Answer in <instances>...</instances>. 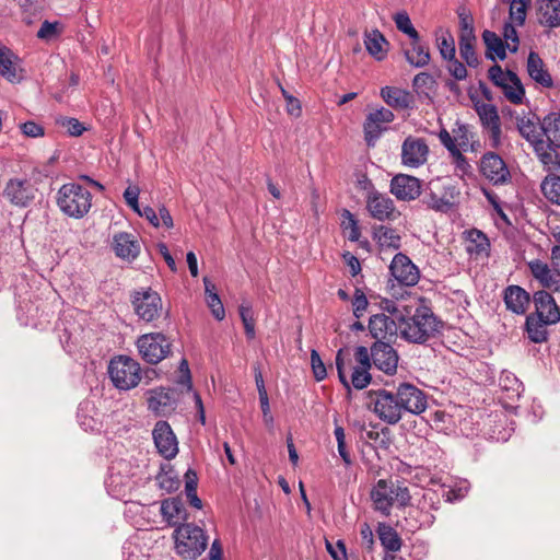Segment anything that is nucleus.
I'll return each instance as SVG.
<instances>
[{
    "label": "nucleus",
    "instance_id": "1",
    "mask_svg": "<svg viewBox=\"0 0 560 560\" xmlns=\"http://www.w3.org/2000/svg\"><path fill=\"white\" fill-rule=\"evenodd\" d=\"M369 397L373 412L390 425L398 423L405 412L420 415L427 409L424 393L408 383L400 384L396 393L386 389L371 390Z\"/></svg>",
    "mask_w": 560,
    "mask_h": 560
},
{
    "label": "nucleus",
    "instance_id": "2",
    "mask_svg": "<svg viewBox=\"0 0 560 560\" xmlns=\"http://www.w3.org/2000/svg\"><path fill=\"white\" fill-rule=\"evenodd\" d=\"M400 337L407 341L423 343L439 331V320L432 310L422 303L395 306Z\"/></svg>",
    "mask_w": 560,
    "mask_h": 560
},
{
    "label": "nucleus",
    "instance_id": "3",
    "mask_svg": "<svg viewBox=\"0 0 560 560\" xmlns=\"http://www.w3.org/2000/svg\"><path fill=\"white\" fill-rule=\"evenodd\" d=\"M57 205L66 215L81 219L92 207V195L79 184H65L57 192Z\"/></svg>",
    "mask_w": 560,
    "mask_h": 560
},
{
    "label": "nucleus",
    "instance_id": "4",
    "mask_svg": "<svg viewBox=\"0 0 560 560\" xmlns=\"http://www.w3.org/2000/svg\"><path fill=\"white\" fill-rule=\"evenodd\" d=\"M374 509L385 516L390 514L392 506H406L411 497L407 487L393 481L380 479L371 491Z\"/></svg>",
    "mask_w": 560,
    "mask_h": 560
},
{
    "label": "nucleus",
    "instance_id": "5",
    "mask_svg": "<svg viewBox=\"0 0 560 560\" xmlns=\"http://www.w3.org/2000/svg\"><path fill=\"white\" fill-rule=\"evenodd\" d=\"M175 548L186 559H196L208 545V537L202 528L194 524H183L174 530Z\"/></svg>",
    "mask_w": 560,
    "mask_h": 560
},
{
    "label": "nucleus",
    "instance_id": "6",
    "mask_svg": "<svg viewBox=\"0 0 560 560\" xmlns=\"http://www.w3.org/2000/svg\"><path fill=\"white\" fill-rule=\"evenodd\" d=\"M139 363L126 355H118L110 360L108 374L114 386L120 390L135 388L140 380Z\"/></svg>",
    "mask_w": 560,
    "mask_h": 560
},
{
    "label": "nucleus",
    "instance_id": "7",
    "mask_svg": "<svg viewBox=\"0 0 560 560\" xmlns=\"http://www.w3.org/2000/svg\"><path fill=\"white\" fill-rule=\"evenodd\" d=\"M488 77L510 103L523 104L525 89L516 73L510 70L504 71L499 65H494L489 69Z\"/></svg>",
    "mask_w": 560,
    "mask_h": 560
},
{
    "label": "nucleus",
    "instance_id": "8",
    "mask_svg": "<svg viewBox=\"0 0 560 560\" xmlns=\"http://www.w3.org/2000/svg\"><path fill=\"white\" fill-rule=\"evenodd\" d=\"M387 311L390 315L382 313L370 317L369 330L376 341L392 343L397 336H400V327L396 318L395 306L392 310L387 307Z\"/></svg>",
    "mask_w": 560,
    "mask_h": 560
},
{
    "label": "nucleus",
    "instance_id": "9",
    "mask_svg": "<svg viewBox=\"0 0 560 560\" xmlns=\"http://www.w3.org/2000/svg\"><path fill=\"white\" fill-rule=\"evenodd\" d=\"M131 303L136 314L145 322L154 320L162 310L160 294L150 288L135 291Z\"/></svg>",
    "mask_w": 560,
    "mask_h": 560
},
{
    "label": "nucleus",
    "instance_id": "10",
    "mask_svg": "<svg viewBox=\"0 0 560 560\" xmlns=\"http://www.w3.org/2000/svg\"><path fill=\"white\" fill-rule=\"evenodd\" d=\"M137 347L143 360L156 364L168 354L171 345L164 335L152 332L141 336Z\"/></svg>",
    "mask_w": 560,
    "mask_h": 560
},
{
    "label": "nucleus",
    "instance_id": "11",
    "mask_svg": "<svg viewBox=\"0 0 560 560\" xmlns=\"http://www.w3.org/2000/svg\"><path fill=\"white\" fill-rule=\"evenodd\" d=\"M429 152V145L424 139L408 136L401 143V164L408 168H418L427 163Z\"/></svg>",
    "mask_w": 560,
    "mask_h": 560
},
{
    "label": "nucleus",
    "instance_id": "12",
    "mask_svg": "<svg viewBox=\"0 0 560 560\" xmlns=\"http://www.w3.org/2000/svg\"><path fill=\"white\" fill-rule=\"evenodd\" d=\"M366 210L370 215L378 221H394L399 212L394 201L385 194L380 191H370L365 196Z\"/></svg>",
    "mask_w": 560,
    "mask_h": 560
},
{
    "label": "nucleus",
    "instance_id": "13",
    "mask_svg": "<svg viewBox=\"0 0 560 560\" xmlns=\"http://www.w3.org/2000/svg\"><path fill=\"white\" fill-rule=\"evenodd\" d=\"M389 271L398 283L406 287L416 285L420 278L418 267L402 253H398L394 256Z\"/></svg>",
    "mask_w": 560,
    "mask_h": 560
},
{
    "label": "nucleus",
    "instance_id": "14",
    "mask_svg": "<svg viewBox=\"0 0 560 560\" xmlns=\"http://www.w3.org/2000/svg\"><path fill=\"white\" fill-rule=\"evenodd\" d=\"M154 444L158 452L165 458L172 459L178 453L177 439L166 421H158L153 432Z\"/></svg>",
    "mask_w": 560,
    "mask_h": 560
},
{
    "label": "nucleus",
    "instance_id": "15",
    "mask_svg": "<svg viewBox=\"0 0 560 560\" xmlns=\"http://www.w3.org/2000/svg\"><path fill=\"white\" fill-rule=\"evenodd\" d=\"M395 116L388 108L381 107L371 112L364 122V139L369 147H373L375 141L380 138L385 128L382 125L389 124L394 120Z\"/></svg>",
    "mask_w": 560,
    "mask_h": 560
},
{
    "label": "nucleus",
    "instance_id": "16",
    "mask_svg": "<svg viewBox=\"0 0 560 560\" xmlns=\"http://www.w3.org/2000/svg\"><path fill=\"white\" fill-rule=\"evenodd\" d=\"M480 172L494 185L504 184L510 178L505 162L493 152H488L481 158Z\"/></svg>",
    "mask_w": 560,
    "mask_h": 560
},
{
    "label": "nucleus",
    "instance_id": "17",
    "mask_svg": "<svg viewBox=\"0 0 560 560\" xmlns=\"http://www.w3.org/2000/svg\"><path fill=\"white\" fill-rule=\"evenodd\" d=\"M372 362L378 370L386 374H394L397 370L398 355L390 343L376 341L371 347Z\"/></svg>",
    "mask_w": 560,
    "mask_h": 560
},
{
    "label": "nucleus",
    "instance_id": "18",
    "mask_svg": "<svg viewBox=\"0 0 560 560\" xmlns=\"http://www.w3.org/2000/svg\"><path fill=\"white\" fill-rule=\"evenodd\" d=\"M177 404V395L174 389L160 387L149 393L148 407L158 416L172 413Z\"/></svg>",
    "mask_w": 560,
    "mask_h": 560
},
{
    "label": "nucleus",
    "instance_id": "19",
    "mask_svg": "<svg viewBox=\"0 0 560 560\" xmlns=\"http://www.w3.org/2000/svg\"><path fill=\"white\" fill-rule=\"evenodd\" d=\"M459 196V191L453 185L444 186L441 192L431 190L427 194L422 202L431 210L446 213L451 211Z\"/></svg>",
    "mask_w": 560,
    "mask_h": 560
},
{
    "label": "nucleus",
    "instance_id": "20",
    "mask_svg": "<svg viewBox=\"0 0 560 560\" xmlns=\"http://www.w3.org/2000/svg\"><path fill=\"white\" fill-rule=\"evenodd\" d=\"M390 192L399 200H415L421 194L420 180L411 175L398 174L390 180Z\"/></svg>",
    "mask_w": 560,
    "mask_h": 560
},
{
    "label": "nucleus",
    "instance_id": "21",
    "mask_svg": "<svg viewBox=\"0 0 560 560\" xmlns=\"http://www.w3.org/2000/svg\"><path fill=\"white\" fill-rule=\"evenodd\" d=\"M533 303L536 316L545 319V323H558L560 320V308L555 299L547 291H537L534 293Z\"/></svg>",
    "mask_w": 560,
    "mask_h": 560
},
{
    "label": "nucleus",
    "instance_id": "22",
    "mask_svg": "<svg viewBox=\"0 0 560 560\" xmlns=\"http://www.w3.org/2000/svg\"><path fill=\"white\" fill-rule=\"evenodd\" d=\"M3 197L14 206L26 207L34 198V194L27 180L13 178L7 183Z\"/></svg>",
    "mask_w": 560,
    "mask_h": 560
},
{
    "label": "nucleus",
    "instance_id": "23",
    "mask_svg": "<svg viewBox=\"0 0 560 560\" xmlns=\"http://www.w3.org/2000/svg\"><path fill=\"white\" fill-rule=\"evenodd\" d=\"M477 113L492 145L498 147L501 140V124L497 108L491 104H481L477 107Z\"/></svg>",
    "mask_w": 560,
    "mask_h": 560
},
{
    "label": "nucleus",
    "instance_id": "24",
    "mask_svg": "<svg viewBox=\"0 0 560 560\" xmlns=\"http://www.w3.org/2000/svg\"><path fill=\"white\" fill-rule=\"evenodd\" d=\"M532 276L547 289L560 291V273L551 269L547 262L534 259L528 262Z\"/></svg>",
    "mask_w": 560,
    "mask_h": 560
},
{
    "label": "nucleus",
    "instance_id": "25",
    "mask_svg": "<svg viewBox=\"0 0 560 560\" xmlns=\"http://www.w3.org/2000/svg\"><path fill=\"white\" fill-rule=\"evenodd\" d=\"M363 42L366 51L375 60L382 61L386 58L389 43L377 28L365 30L363 34Z\"/></svg>",
    "mask_w": 560,
    "mask_h": 560
},
{
    "label": "nucleus",
    "instance_id": "26",
    "mask_svg": "<svg viewBox=\"0 0 560 560\" xmlns=\"http://www.w3.org/2000/svg\"><path fill=\"white\" fill-rule=\"evenodd\" d=\"M410 39V44L404 47V55L407 62L416 68L428 66L431 59L429 45L422 42L420 36Z\"/></svg>",
    "mask_w": 560,
    "mask_h": 560
},
{
    "label": "nucleus",
    "instance_id": "27",
    "mask_svg": "<svg viewBox=\"0 0 560 560\" xmlns=\"http://www.w3.org/2000/svg\"><path fill=\"white\" fill-rule=\"evenodd\" d=\"M527 73L532 80L542 88H552L553 80L546 68L544 60L536 51H530L526 63Z\"/></svg>",
    "mask_w": 560,
    "mask_h": 560
},
{
    "label": "nucleus",
    "instance_id": "28",
    "mask_svg": "<svg viewBox=\"0 0 560 560\" xmlns=\"http://www.w3.org/2000/svg\"><path fill=\"white\" fill-rule=\"evenodd\" d=\"M113 247L116 255L122 259L132 260L140 252V245L129 233H119L114 235Z\"/></svg>",
    "mask_w": 560,
    "mask_h": 560
},
{
    "label": "nucleus",
    "instance_id": "29",
    "mask_svg": "<svg viewBox=\"0 0 560 560\" xmlns=\"http://www.w3.org/2000/svg\"><path fill=\"white\" fill-rule=\"evenodd\" d=\"M529 294L518 285H510L504 292L506 308L515 314H524L529 305Z\"/></svg>",
    "mask_w": 560,
    "mask_h": 560
},
{
    "label": "nucleus",
    "instance_id": "30",
    "mask_svg": "<svg viewBox=\"0 0 560 560\" xmlns=\"http://www.w3.org/2000/svg\"><path fill=\"white\" fill-rule=\"evenodd\" d=\"M538 21L541 25L555 28L560 26V0H540Z\"/></svg>",
    "mask_w": 560,
    "mask_h": 560
},
{
    "label": "nucleus",
    "instance_id": "31",
    "mask_svg": "<svg viewBox=\"0 0 560 560\" xmlns=\"http://www.w3.org/2000/svg\"><path fill=\"white\" fill-rule=\"evenodd\" d=\"M381 95L388 106L398 109L410 108L413 103L412 95L398 88L385 86L382 89Z\"/></svg>",
    "mask_w": 560,
    "mask_h": 560
},
{
    "label": "nucleus",
    "instance_id": "32",
    "mask_svg": "<svg viewBox=\"0 0 560 560\" xmlns=\"http://www.w3.org/2000/svg\"><path fill=\"white\" fill-rule=\"evenodd\" d=\"M555 323H545V319L536 316L535 314H529L526 317L525 328L528 335V338L535 342L540 343L547 340L548 331L547 326L553 325Z\"/></svg>",
    "mask_w": 560,
    "mask_h": 560
},
{
    "label": "nucleus",
    "instance_id": "33",
    "mask_svg": "<svg viewBox=\"0 0 560 560\" xmlns=\"http://www.w3.org/2000/svg\"><path fill=\"white\" fill-rule=\"evenodd\" d=\"M161 513L170 525H176L186 518L183 502L178 498L166 499L161 504Z\"/></svg>",
    "mask_w": 560,
    "mask_h": 560
},
{
    "label": "nucleus",
    "instance_id": "34",
    "mask_svg": "<svg viewBox=\"0 0 560 560\" xmlns=\"http://www.w3.org/2000/svg\"><path fill=\"white\" fill-rule=\"evenodd\" d=\"M482 39L487 47L486 57L488 59L494 60L495 57L500 60L505 59V50L508 48L506 44H504L503 40L494 32L486 30L482 33Z\"/></svg>",
    "mask_w": 560,
    "mask_h": 560
},
{
    "label": "nucleus",
    "instance_id": "35",
    "mask_svg": "<svg viewBox=\"0 0 560 560\" xmlns=\"http://www.w3.org/2000/svg\"><path fill=\"white\" fill-rule=\"evenodd\" d=\"M529 143L533 145L539 161L550 171L558 154L556 152L558 147H555L548 139L545 141L541 137L536 138Z\"/></svg>",
    "mask_w": 560,
    "mask_h": 560
},
{
    "label": "nucleus",
    "instance_id": "36",
    "mask_svg": "<svg viewBox=\"0 0 560 560\" xmlns=\"http://www.w3.org/2000/svg\"><path fill=\"white\" fill-rule=\"evenodd\" d=\"M378 538L386 551L397 552L401 548V539L397 532L385 523H380L377 527Z\"/></svg>",
    "mask_w": 560,
    "mask_h": 560
},
{
    "label": "nucleus",
    "instance_id": "37",
    "mask_svg": "<svg viewBox=\"0 0 560 560\" xmlns=\"http://www.w3.org/2000/svg\"><path fill=\"white\" fill-rule=\"evenodd\" d=\"M467 252L475 255H488L490 243L486 234L479 230L467 232Z\"/></svg>",
    "mask_w": 560,
    "mask_h": 560
},
{
    "label": "nucleus",
    "instance_id": "38",
    "mask_svg": "<svg viewBox=\"0 0 560 560\" xmlns=\"http://www.w3.org/2000/svg\"><path fill=\"white\" fill-rule=\"evenodd\" d=\"M373 234L378 245L383 248L398 249L400 247V236L392 228L380 225L374 228Z\"/></svg>",
    "mask_w": 560,
    "mask_h": 560
},
{
    "label": "nucleus",
    "instance_id": "39",
    "mask_svg": "<svg viewBox=\"0 0 560 560\" xmlns=\"http://www.w3.org/2000/svg\"><path fill=\"white\" fill-rule=\"evenodd\" d=\"M541 130L555 147H560V113L547 115L542 120Z\"/></svg>",
    "mask_w": 560,
    "mask_h": 560
},
{
    "label": "nucleus",
    "instance_id": "40",
    "mask_svg": "<svg viewBox=\"0 0 560 560\" xmlns=\"http://www.w3.org/2000/svg\"><path fill=\"white\" fill-rule=\"evenodd\" d=\"M436 44L443 59L448 60L455 57V40L447 30H439L436 33Z\"/></svg>",
    "mask_w": 560,
    "mask_h": 560
},
{
    "label": "nucleus",
    "instance_id": "41",
    "mask_svg": "<svg viewBox=\"0 0 560 560\" xmlns=\"http://www.w3.org/2000/svg\"><path fill=\"white\" fill-rule=\"evenodd\" d=\"M541 192L552 203L560 206V176L548 175L541 182Z\"/></svg>",
    "mask_w": 560,
    "mask_h": 560
},
{
    "label": "nucleus",
    "instance_id": "42",
    "mask_svg": "<svg viewBox=\"0 0 560 560\" xmlns=\"http://www.w3.org/2000/svg\"><path fill=\"white\" fill-rule=\"evenodd\" d=\"M19 58L15 54H11V57L0 59V75L5 78L10 82L19 80Z\"/></svg>",
    "mask_w": 560,
    "mask_h": 560
},
{
    "label": "nucleus",
    "instance_id": "43",
    "mask_svg": "<svg viewBox=\"0 0 560 560\" xmlns=\"http://www.w3.org/2000/svg\"><path fill=\"white\" fill-rule=\"evenodd\" d=\"M517 128L520 133L528 141H534L536 138L541 137V127L534 120V118L522 117L517 120Z\"/></svg>",
    "mask_w": 560,
    "mask_h": 560
},
{
    "label": "nucleus",
    "instance_id": "44",
    "mask_svg": "<svg viewBox=\"0 0 560 560\" xmlns=\"http://www.w3.org/2000/svg\"><path fill=\"white\" fill-rule=\"evenodd\" d=\"M159 487L166 492L171 493L178 489L180 485L179 478L174 474L172 469L165 471L164 469L156 476Z\"/></svg>",
    "mask_w": 560,
    "mask_h": 560
},
{
    "label": "nucleus",
    "instance_id": "45",
    "mask_svg": "<svg viewBox=\"0 0 560 560\" xmlns=\"http://www.w3.org/2000/svg\"><path fill=\"white\" fill-rule=\"evenodd\" d=\"M238 312L246 336L249 339H253L255 337V320L253 317L252 306L248 303H243L240 305Z\"/></svg>",
    "mask_w": 560,
    "mask_h": 560
},
{
    "label": "nucleus",
    "instance_id": "46",
    "mask_svg": "<svg viewBox=\"0 0 560 560\" xmlns=\"http://www.w3.org/2000/svg\"><path fill=\"white\" fill-rule=\"evenodd\" d=\"M394 21L396 27L410 38H417V36H419V33L413 27L409 15L405 11L396 13L394 15Z\"/></svg>",
    "mask_w": 560,
    "mask_h": 560
},
{
    "label": "nucleus",
    "instance_id": "47",
    "mask_svg": "<svg viewBox=\"0 0 560 560\" xmlns=\"http://www.w3.org/2000/svg\"><path fill=\"white\" fill-rule=\"evenodd\" d=\"M370 368L355 366L351 374V384L357 389L365 388L371 382Z\"/></svg>",
    "mask_w": 560,
    "mask_h": 560
},
{
    "label": "nucleus",
    "instance_id": "48",
    "mask_svg": "<svg viewBox=\"0 0 560 560\" xmlns=\"http://www.w3.org/2000/svg\"><path fill=\"white\" fill-rule=\"evenodd\" d=\"M453 136L459 150L466 151L470 145V139L472 137L468 126L458 124L457 127L453 129Z\"/></svg>",
    "mask_w": 560,
    "mask_h": 560
},
{
    "label": "nucleus",
    "instance_id": "49",
    "mask_svg": "<svg viewBox=\"0 0 560 560\" xmlns=\"http://www.w3.org/2000/svg\"><path fill=\"white\" fill-rule=\"evenodd\" d=\"M527 3L523 0H512L510 5V20L516 25H523L526 19Z\"/></svg>",
    "mask_w": 560,
    "mask_h": 560
},
{
    "label": "nucleus",
    "instance_id": "50",
    "mask_svg": "<svg viewBox=\"0 0 560 560\" xmlns=\"http://www.w3.org/2000/svg\"><path fill=\"white\" fill-rule=\"evenodd\" d=\"M116 466L110 468L107 486L112 489L113 492L120 494L121 490L129 486L130 480L128 477L119 476V471L116 472Z\"/></svg>",
    "mask_w": 560,
    "mask_h": 560
},
{
    "label": "nucleus",
    "instance_id": "51",
    "mask_svg": "<svg viewBox=\"0 0 560 560\" xmlns=\"http://www.w3.org/2000/svg\"><path fill=\"white\" fill-rule=\"evenodd\" d=\"M311 365L316 381L320 382L327 376L326 366L319 353L314 349L311 351Z\"/></svg>",
    "mask_w": 560,
    "mask_h": 560
},
{
    "label": "nucleus",
    "instance_id": "52",
    "mask_svg": "<svg viewBox=\"0 0 560 560\" xmlns=\"http://www.w3.org/2000/svg\"><path fill=\"white\" fill-rule=\"evenodd\" d=\"M369 305L368 299L364 294V292L361 289H355L354 295L352 299V308H353V315L357 318H360L363 313L366 311Z\"/></svg>",
    "mask_w": 560,
    "mask_h": 560
},
{
    "label": "nucleus",
    "instance_id": "53",
    "mask_svg": "<svg viewBox=\"0 0 560 560\" xmlns=\"http://www.w3.org/2000/svg\"><path fill=\"white\" fill-rule=\"evenodd\" d=\"M469 490V483L467 480L460 481L458 485H456L454 488H450L447 491L444 492L443 497H445L446 501L453 502L456 500H460L468 493Z\"/></svg>",
    "mask_w": 560,
    "mask_h": 560
},
{
    "label": "nucleus",
    "instance_id": "54",
    "mask_svg": "<svg viewBox=\"0 0 560 560\" xmlns=\"http://www.w3.org/2000/svg\"><path fill=\"white\" fill-rule=\"evenodd\" d=\"M139 195L140 188L136 185H129L124 191V199L129 208H131L136 213H140L139 206Z\"/></svg>",
    "mask_w": 560,
    "mask_h": 560
},
{
    "label": "nucleus",
    "instance_id": "55",
    "mask_svg": "<svg viewBox=\"0 0 560 560\" xmlns=\"http://www.w3.org/2000/svg\"><path fill=\"white\" fill-rule=\"evenodd\" d=\"M206 302L215 319L222 320L225 317V311L218 293H211L206 298Z\"/></svg>",
    "mask_w": 560,
    "mask_h": 560
},
{
    "label": "nucleus",
    "instance_id": "56",
    "mask_svg": "<svg viewBox=\"0 0 560 560\" xmlns=\"http://www.w3.org/2000/svg\"><path fill=\"white\" fill-rule=\"evenodd\" d=\"M503 37L508 49L511 52H515L518 49V36L515 26L512 23H505L503 28Z\"/></svg>",
    "mask_w": 560,
    "mask_h": 560
},
{
    "label": "nucleus",
    "instance_id": "57",
    "mask_svg": "<svg viewBox=\"0 0 560 560\" xmlns=\"http://www.w3.org/2000/svg\"><path fill=\"white\" fill-rule=\"evenodd\" d=\"M499 383L505 390H512L516 396H520L521 383L513 373L506 371L502 372Z\"/></svg>",
    "mask_w": 560,
    "mask_h": 560
},
{
    "label": "nucleus",
    "instance_id": "58",
    "mask_svg": "<svg viewBox=\"0 0 560 560\" xmlns=\"http://www.w3.org/2000/svg\"><path fill=\"white\" fill-rule=\"evenodd\" d=\"M59 125L63 127L70 136H81L85 130L83 125L75 118L63 117L58 120Z\"/></svg>",
    "mask_w": 560,
    "mask_h": 560
},
{
    "label": "nucleus",
    "instance_id": "59",
    "mask_svg": "<svg viewBox=\"0 0 560 560\" xmlns=\"http://www.w3.org/2000/svg\"><path fill=\"white\" fill-rule=\"evenodd\" d=\"M447 61V70L452 77H454L456 80L466 79L467 69L460 61H458L455 57L448 59Z\"/></svg>",
    "mask_w": 560,
    "mask_h": 560
},
{
    "label": "nucleus",
    "instance_id": "60",
    "mask_svg": "<svg viewBox=\"0 0 560 560\" xmlns=\"http://www.w3.org/2000/svg\"><path fill=\"white\" fill-rule=\"evenodd\" d=\"M474 46L475 44L459 46V54L469 67L476 68L479 65V59L475 52Z\"/></svg>",
    "mask_w": 560,
    "mask_h": 560
},
{
    "label": "nucleus",
    "instance_id": "61",
    "mask_svg": "<svg viewBox=\"0 0 560 560\" xmlns=\"http://www.w3.org/2000/svg\"><path fill=\"white\" fill-rule=\"evenodd\" d=\"M58 23H51L48 21L43 22L40 28L37 32V37L40 39L49 40L58 34Z\"/></svg>",
    "mask_w": 560,
    "mask_h": 560
},
{
    "label": "nucleus",
    "instance_id": "62",
    "mask_svg": "<svg viewBox=\"0 0 560 560\" xmlns=\"http://www.w3.org/2000/svg\"><path fill=\"white\" fill-rule=\"evenodd\" d=\"M336 368H337L338 378H339L340 383L347 389H350V383L346 376V371H345L343 349H339L336 354Z\"/></svg>",
    "mask_w": 560,
    "mask_h": 560
},
{
    "label": "nucleus",
    "instance_id": "63",
    "mask_svg": "<svg viewBox=\"0 0 560 560\" xmlns=\"http://www.w3.org/2000/svg\"><path fill=\"white\" fill-rule=\"evenodd\" d=\"M21 130L23 135L31 138H37L44 136V128L34 122V121H26L21 125Z\"/></svg>",
    "mask_w": 560,
    "mask_h": 560
},
{
    "label": "nucleus",
    "instance_id": "64",
    "mask_svg": "<svg viewBox=\"0 0 560 560\" xmlns=\"http://www.w3.org/2000/svg\"><path fill=\"white\" fill-rule=\"evenodd\" d=\"M355 360L359 363L358 366L371 368V351L366 347L360 346L355 349Z\"/></svg>",
    "mask_w": 560,
    "mask_h": 560
}]
</instances>
